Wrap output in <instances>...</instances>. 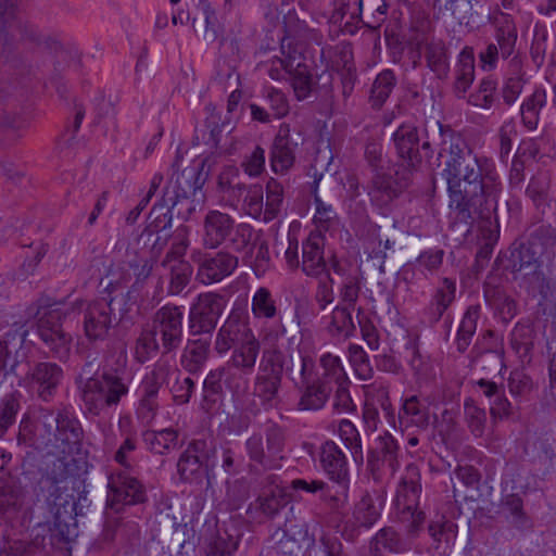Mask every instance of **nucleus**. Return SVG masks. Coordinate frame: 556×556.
<instances>
[{
    "instance_id": "17",
    "label": "nucleus",
    "mask_w": 556,
    "mask_h": 556,
    "mask_svg": "<svg viewBox=\"0 0 556 556\" xmlns=\"http://www.w3.org/2000/svg\"><path fill=\"white\" fill-rule=\"evenodd\" d=\"M551 178L546 173L532 176L526 195L535 207L539 226L556 229V200L549 199Z\"/></svg>"
},
{
    "instance_id": "10",
    "label": "nucleus",
    "mask_w": 556,
    "mask_h": 556,
    "mask_svg": "<svg viewBox=\"0 0 556 556\" xmlns=\"http://www.w3.org/2000/svg\"><path fill=\"white\" fill-rule=\"evenodd\" d=\"M39 420L46 432L53 435L55 446L64 454L78 452L84 439V430L77 417L67 408L58 412L42 408Z\"/></svg>"
},
{
    "instance_id": "60",
    "label": "nucleus",
    "mask_w": 556,
    "mask_h": 556,
    "mask_svg": "<svg viewBox=\"0 0 556 556\" xmlns=\"http://www.w3.org/2000/svg\"><path fill=\"white\" fill-rule=\"evenodd\" d=\"M420 492L421 484L418 468L414 465H409L406 467L405 475L401 480L397 495L406 497L407 508H410L412 505L416 503Z\"/></svg>"
},
{
    "instance_id": "20",
    "label": "nucleus",
    "mask_w": 556,
    "mask_h": 556,
    "mask_svg": "<svg viewBox=\"0 0 556 556\" xmlns=\"http://www.w3.org/2000/svg\"><path fill=\"white\" fill-rule=\"evenodd\" d=\"M27 330L14 329L7 331L0 338V389H14V387H22L23 380L18 376L16 369L18 361H14L8 366V361L12 355V351L20 350L26 339Z\"/></svg>"
},
{
    "instance_id": "32",
    "label": "nucleus",
    "mask_w": 556,
    "mask_h": 556,
    "mask_svg": "<svg viewBox=\"0 0 556 556\" xmlns=\"http://www.w3.org/2000/svg\"><path fill=\"white\" fill-rule=\"evenodd\" d=\"M278 62L289 73L296 99L299 101L307 99L313 89V77L303 58L300 54H288L286 60Z\"/></svg>"
},
{
    "instance_id": "6",
    "label": "nucleus",
    "mask_w": 556,
    "mask_h": 556,
    "mask_svg": "<svg viewBox=\"0 0 556 556\" xmlns=\"http://www.w3.org/2000/svg\"><path fill=\"white\" fill-rule=\"evenodd\" d=\"M48 295H41L27 307V316L36 319L37 333L51 354L63 361L71 352L72 336L62 328V319L66 312Z\"/></svg>"
},
{
    "instance_id": "37",
    "label": "nucleus",
    "mask_w": 556,
    "mask_h": 556,
    "mask_svg": "<svg viewBox=\"0 0 556 556\" xmlns=\"http://www.w3.org/2000/svg\"><path fill=\"white\" fill-rule=\"evenodd\" d=\"M429 419L428 406L421 403L416 395L406 399L399 412V422L403 430L410 427L425 430L429 426Z\"/></svg>"
},
{
    "instance_id": "7",
    "label": "nucleus",
    "mask_w": 556,
    "mask_h": 556,
    "mask_svg": "<svg viewBox=\"0 0 556 556\" xmlns=\"http://www.w3.org/2000/svg\"><path fill=\"white\" fill-rule=\"evenodd\" d=\"M253 228L249 224L236 225L235 218L218 210H210L203 219L202 244L214 250L228 240L232 249L239 252L251 244Z\"/></svg>"
},
{
    "instance_id": "29",
    "label": "nucleus",
    "mask_w": 556,
    "mask_h": 556,
    "mask_svg": "<svg viewBox=\"0 0 556 556\" xmlns=\"http://www.w3.org/2000/svg\"><path fill=\"white\" fill-rule=\"evenodd\" d=\"M319 464L330 480L339 486L348 485V458L339 445L333 441H326L319 448Z\"/></svg>"
},
{
    "instance_id": "1",
    "label": "nucleus",
    "mask_w": 556,
    "mask_h": 556,
    "mask_svg": "<svg viewBox=\"0 0 556 556\" xmlns=\"http://www.w3.org/2000/svg\"><path fill=\"white\" fill-rule=\"evenodd\" d=\"M503 185L491 159H467V163L447 181L450 207L460 222L470 224L476 217L489 218L496 213Z\"/></svg>"
},
{
    "instance_id": "4",
    "label": "nucleus",
    "mask_w": 556,
    "mask_h": 556,
    "mask_svg": "<svg viewBox=\"0 0 556 556\" xmlns=\"http://www.w3.org/2000/svg\"><path fill=\"white\" fill-rule=\"evenodd\" d=\"M99 368V375L89 378L81 386L85 413L92 417L102 416L109 409L116 408L128 395L132 382L127 355L123 351L106 353Z\"/></svg>"
},
{
    "instance_id": "38",
    "label": "nucleus",
    "mask_w": 556,
    "mask_h": 556,
    "mask_svg": "<svg viewBox=\"0 0 556 556\" xmlns=\"http://www.w3.org/2000/svg\"><path fill=\"white\" fill-rule=\"evenodd\" d=\"M251 312L255 319L277 320V324L282 323L281 311L278 307L277 300L266 287H260L254 292L251 301Z\"/></svg>"
},
{
    "instance_id": "11",
    "label": "nucleus",
    "mask_w": 556,
    "mask_h": 556,
    "mask_svg": "<svg viewBox=\"0 0 556 556\" xmlns=\"http://www.w3.org/2000/svg\"><path fill=\"white\" fill-rule=\"evenodd\" d=\"M216 446L206 440H193L177 462V472L185 482L201 483L215 466Z\"/></svg>"
},
{
    "instance_id": "21",
    "label": "nucleus",
    "mask_w": 556,
    "mask_h": 556,
    "mask_svg": "<svg viewBox=\"0 0 556 556\" xmlns=\"http://www.w3.org/2000/svg\"><path fill=\"white\" fill-rule=\"evenodd\" d=\"M367 466L375 481H380L387 472L393 476L397 470L399 444L389 432L377 439L375 448L368 453Z\"/></svg>"
},
{
    "instance_id": "12",
    "label": "nucleus",
    "mask_w": 556,
    "mask_h": 556,
    "mask_svg": "<svg viewBox=\"0 0 556 556\" xmlns=\"http://www.w3.org/2000/svg\"><path fill=\"white\" fill-rule=\"evenodd\" d=\"M293 380L300 393L296 404L299 410L317 412L327 404L332 388L325 386L316 378V365L312 356L305 355L304 363Z\"/></svg>"
},
{
    "instance_id": "27",
    "label": "nucleus",
    "mask_w": 556,
    "mask_h": 556,
    "mask_svg": "<svg viewBox=\"0 0 556 556\" xmlns=\"http://www.w3.org/2000/svg\"><path fill=\"white\" fill-rule=\"evenodd\" d=\"M456 290L455 279L444 277L440 280L424 313L430 326L437 325L444 317V324L451 330L452 318L445 314L456 299Z\"/></svg>"
},
{
    "instance_id": "23",
    "label": "nucleus",
    "mask_w": 556,
    "mask_h": 556,
    "mask_svg": "<svg viewBox=\"0 0 556 556\" xmlns=\"http://www.w3.org/2000/svg\"><path fill=\"white\" fill-rule=\"evenodd\" d=\"M200 176L195 168H185L180 173H174L164 187L165 193L172 194L173 199L179 206H185L187 214L178 208L177 215L182 219H187L193 210L191 207L190 195H194L201 188Z\"/></svg>"
},
{
    "instance_id": "28",
    "label": "nucleus",
    "mask_w": 556,
    "mask_h": 556,
    "mask_svg": "<svg viewBox=\"0 0 556 556\" xmlns=\"http://www.w3.org/2000/svg\"><path fill=\"white\" fill-rule=\"evenodd\" d=\"M294 491H304L306 493L318 495L331 510H340L348 504V485H341L334 489L320 479H294L291 482Z\"/></svg>"
},
{
    "instance_id": "41",
    "label": "nucleus",
    "mask_w": 556,
    "mask_h": 556,
    "mask_svg": "<svg viewBox=\"0 0 556 556\" xmlns=\"http://www.w3.org/2000/svg\"><path fill=\"white\" fill-rule=\"evenodd\" d=\"M535 331L529 321H519L510 332V346L522 363H530Z\"/></svg>"
},
{
    "instance_id": "42",
    "label": "nucleus",
    "mask_w": 556,
    "mask_h": 556,
    "mask_svg": "<svg viewBox=\"0 0 556 556\" xmlns=\"http://www.w3.org/2000/svg\"><path fill=\"white\" fill-rule=\"evenodd\" d=\"M210 346L208 340H188L181 354V366L190 374L199 372L208 359Z\"/></svg>"
},
{
    "instance_id": "25",
    "label": "nucleus",
    "mask_w": 556,
    "mask_h": 556,
    "mask_svg": "<svg viewBox=\"0 0 556 556\" xmlns=\"http://www.w3.org/2000/svg\"><path fill=\"white\" fill-rule=\"evenodd\" d=\"M387 492L384 488L367 490L355 503L351 521L356 529H371L380 519L386 505Z\"/></svg>"
},
{
    "instance_id": "48",
    "label": "nucleus",
    "mask_w": 556,
    "mask_h": 556,
    "mask_svg": "<svg viewBox=\"0 0 556 556\" xmlns=\"http://www.w3.org/2000/svg\"><path fill=\"white\" fill-rule=\"evenodd\" d=\"M497 81L488 76L480 80L477 89L468 96V103L472 106L489 111L496 103Z\"/></svg>"
},
{
    "instance_id": "40",
    "label": "nucleus",
    "mask_w": 556,
    "mask_h": 556,
    "mask_svg": "<svg viewBox=\"0 0 556 556\" xmlns=\"http://www.w3.org/2000/svg\"><path fill=\"white\" fill-rule=\"evenodd\" d=\"M425 50V58L427 66L437 75L438 78L443 79L447 77L450 64L446 53V47L443 40L435 39L434 37L422 42L421 50Z\"/></svg>"
},
{
    "instance_id": "24",
    "label": "nucleus",
    "mask_w": 556,
    "mask_h": 556,
    "mask_svg": "<svg viewBox=\"0 0 556 556\" xmlns=\"http://www.w3.org/2000/svg\"><path fill=\"white\" fill-rule=\"evenodd\" d=\"M392 140L404 172L412 174L421 164L422 154L419 150V134L416 126L402 124L393 132Z\"/></svg>"
},
{
    "instance_id": "49",
    "label": "nucleus",
    "mask_w": 556,
    "mask_h": 556,
    "mask_svg": "<svg viewBox=\"0 0 556 556\" xmlns=\"http://www.w3.org/2000/svg\"><path fill=\"white\" fill-rule=\"evenodd\" d=\"M170 377V367L165 363H157L153 369L147 374L141 383V396L157 401L161 387L168 382Z\"/></svg>"
},
{
    "instance_id": "33",
    "label": "nucleus",
    "mask_w": 556,
    "mask_h": 556,
    "mask_svg": "<svg viewBox=\"0 0 556 556\" xmlns=\"http://www.w3.org/2000/svg\"><path fill=\"white\" fill-rule=\"evenodd\" d=\"M527 81L528 79L526 77L521 56L514 55L508 61L507 72L501 87V97L507 106H511L516 103L522 93Z\"/></svg>"
},
{
    "instance_id": "31",
    "label": "nucleus",
    "mask_w": 556,
    "mask_h": 556,
    "mask_svg": "<svg viewBox=\"0 0 556 556\" xmlns=\"http://www.w3.org/2000/svg\"><path fill=\"white\" fill-rule=\"evenodd\" d=\"M494 26V39L500 51H502V59L510 60L516 52V45L518 40V30L513 16L508 13L496 12L490 17Z\"/></svg>"
},
{
    "instance_id": "54",
    "label": "nucleus",
    "mask_w": 556,
    "mask_h": 556,
    "mask_svg": "<svg viewBox=\"0 0 556 556\" xmlns=\"http://www.w3.org/2000/svg\"><path fill=\"white\" fill-rule=\"evenodd\" d=\"M166 268L169 270L167 292L170 295H178L189 285L193 274V267L188 261H177Z\"/></svg>"
},
{
    "instance_id": "45",
    "label": "nucleus",
    "mask_w": 556,
    "mask_h": 556,
    "mask_svg": "<svg viewBox=\"0 0 556 556\" xmlns=\"http://www.w3.org/2000/svg\"><path fill=\"white\" fill-rule=\"evenodd\" d=\"M143 442L153 454L165 455L178 446V431L173 428L150 430L143 433Z\"/></svg>"
},
{
    "instance_id": "9",
    "label": "nucleus",
    "mask_w": 556,
    "mask_h": 556,
    "mask_svg": "<svg viewBox=\"0 0 556 556\" xmlns=\"http://www.w3.org/2000/svg\"><path fill=\"white\" fill-rule=\"evenodd\" d=\"M264 434L266 443L262 433L254 432L250 435L244 443L245 453L252 464L264 470L279 468L287 440L286 430L278 424L268 421Z\"/></svg>"
},
{
    "instance_id": "51",
    "label": "nucleus",
    "mask_w": 556,
    "mask_h": 556,
    "mask_svg": "<svg viewBox=\"0 0 556 556\" xmlns=\"http://www.w3.org/2000/svg\"><path fill=\"white\" fill-rule=\"evenodd\" d=\"M10 391L0 401V439L7 433L8 429L14 425L16 415L21 408V392L14 389H7Z\"/></svg>"
},
{
    "instance_id": "52",
    "label": "nucleus",
    "mask_w": 556,
    "mask_h": 556,
    "mask_svg": "<svg viewBox=\"0 0 556 556\" xmlns=\"http://www.w3.org/2000/svg\"><path fill=\"white\" fill-rule=\"evenodd\" d=\"M358 5L365 27L376 30L386 22L388 4L384 0H358Z\"/></svg>"
},
{
    "instance_id": "46",
    "label": "nucleus",
    "mask_w": 556,
    "mask_h": 556,
    "mask_svg": "<svg viewBox=\"0 0 556 556\" xmlns=\"http://www.w3.org/2000/svg\"><path fill=\"white\" fill-rule=\"evenodd\" d=\"M122 434L125 435L124 441L114 454V460L126 469L132 468V453L137 448L136 432L131 427V419L123 416L118 420Z\"/></svg>"
},
{
    "instance_id": "50",
    "label": "nucleus",
    "mask_w": 556,
    "mask_h": 556,
    "mask_svg": "<svg viewBox=\"0 0 556 556\" xmlns=\"http://www.w3.org/2000/svg\"><path fill=\"white\" fill-rule=\"evenodd\" d=\"M396 85V77L391 70H384L377 75L372 83L369 102L372 108L380 109Z\"/></svg>"
},
{
    "instance_id": "35",
    "label": "nucleus",
    "mask_w": 556,
    "mask_h": 556,
    "mask_svg": "<svg viewBox=\"0 0 556 556\" xmlns=\"http://www.w3.org/2000/svg\"><path fill=\"white\" fill-rule=\"evenodd\" d=\"M286 496L280 490H273L268 494L260 495L247 509L248 517L257 523L274 519L286 506Z\"/></svg>"
},
{
    "instance_id": "30",
    "label": "nucleus",
    "mask_w": 556,
    "mask_h": 556,
    "mask_svg": "<svg viewBox=\"0 0 556 556\" xmlns=\"http://www.w3.org/2000/svg\"><path fill=\"white\" fill-rule=\"evenodd\" d=\"M325 238L320 233L312 232L302 243L301 269L312 278H318L328 273L324 256Z\"/></svg>"
},
{
    "instance_id": "26",
    "label": "nucleus",
    "mask_w": 556,
    "mask_h": 556,
    "mask_svg": "<svg viewBox=\"0 0 556 556\" xmlns=\"http://www.w3.org/2000/svg\"><path fill=\"white\" fill-rule=\"evenodd\" d=\"M83 314L84 331L91 341L103 340L117 320L112 315V308L110 303H108V299L104 298L87 303Z\"/></svg>"
},
{
    "instance_id": "64",
    "label": "nucleus",
    "mask_w": 556,
    "mask_h": 556,
    "mask_svg": "<svg viewBox=\"0 0 556 556\" xmlns=\"http://www.w3.org/2000/svg\"><path fill=\"white\" fill-rule=\"evenodd\" d=\"M349 361L355 371V375L361 380H369L374 377V369L370 365L367 353L361 345L351 344L348 349Z\"/></svg>"
},
{
    "instance_id": "19",
    "label": "nucleus",
    "mask_w": 556,
    "mask_h": 556,
    "mask_svg": "<svg viewBox=\"0 0 556 556\" xmlns=\"http://www.w3.org/2000/svg\"><path fill=\"white\" fill-rule=\"evenodd\" d=\"M410 175L404 172L402 177L393 179L384 172L372 174L367 185V194L374 206L386 214L390 211L392 202L407 188Z\"/></svg>"
},
{
    "instance_id": "62",
    "label": "nucleus",
    "mask_w": 556,
    "mask_h": 556,
    "mask_svg": "<svg viewBox=\"0 0 556 556\" xmlns=\"http://www.w3.org/2000/svg\"><path fill=\"white\" fill-rule=\"evenodd\" d=\"M50 530L52 536L62 542H70L77 534L76 519L71 513L58 509Z\"/></svg>"
},
{
    "instance_id": "63",
    "label": "nucleus",
    "mask_w": 556,
    "mask_h": 556,
    "mask_svg": "<svg viewBox=\"0 0 556 556\" xmlns=\"http://www.w3.org/2000/svg\"><path fill=\"white\" fill-rule=\"evenodd\" d=\"M464 415L470 432L475 437L481 438L486 425L485 410L478 407L473 400L467 399L464 403Z\"/></svg>"
},
{
    "instance_id": "14",
    "label": "nucleus",
    "mask_w": 556,
    "mask_h": 556,
    "mask_svg": "<svg viewBox=\"0 0 556 556\" xmlns=\"http://www.w3.org/2000/svg\"><path fill=\"white\" fill-rule=\"evenodd\" d=\"M226 306L224 296L214 292L201 293L191 304L188 327L192 336L211 333Z\"/></svg>"
},
{
    "instance_id": "18",
    "label": "nucleus",
    "mask_w": 556,
    "mask_h": 556,
    "mask_svg": "<svg viewBox=\"0 0 556 556\" xmlns=\"http://www.w3.org/2000/svg\"><path fill=\"white\" fill-rule=\"evenodd\" d=\"M302 141L299 129H291L287 123L279 126L269 157L271 169L276 174H286L294 165L295 153Z\"/></svg>"
},
{
    "instance_id": "55",
    "label": "nucleus",
    "mask_w": 556,
    "mask_h": 556,
    "mask_svg": "<svg viewBox=\"0 0 556 556\" xmlns=\"http://www.w3.org/2000/svg\"><path fill=\"white\" fill-rule=\"evenodd\" d=\"M321 55H329L331 68L340 74L356 71L353 62V50L349 43H339L333 48L323 49Z\"/></svg>"
},
{
    "instance_id": "22",
    "label": "nucleus",
    "mask_w": 556,
    "mask_h": 556,
    "mask_svg": "<svg viewBox=\"0 0 556 556\" xmlns=\"http://www.w3.org/2000/svg\"><path fill=\"white\" fill-rule=\"evenodd\" d=\"M238 265V256L229 251L204 254L198 261L197 279L203 285L220 282L231 276Z\"/></svg>"
},
{
    "instance_id": "3",
    "label": "nucleus",
    "mask_w": 556,
    "mask_h": 556,
    "mask_svg": "<svg viewBox=\"0 0 556 556\" xmlns=\"http://www.w3.org/2000/svg\"><path fill=\"white\" fill-rule=\"evenodd\" d=\"M261 352V341L256 336L231 349L229 359L206 375L202 387L201 408L207 414L216 413L224 400V388L232 397L243 395L249 389V376L255 370Z\"/></svg>"
},
{
    "instance_id": "57",
    "label": "nucleus",
    "mask_w": 556,
    "mask_h": 556,
    "mask_svg": "<svg viewBox=\"0 0 556 556\" xmlns=\"http://www.w3.org/2000/svg\"><path fill=\"white\" fill-rule=\"evenodd\" d=\"M168 239V233H159L151 229H144L139 236L138 243H142L144 257L156 262L167 247Z\"/></svg>"
},
{
    "instance_id": "39",
    "label": "nucleus",
    "mask_w": 556,
    "mask_h": 556,
    "mask_svg": "<svg viewBox=\"0 0 556 556\" xmlns=\"http://www.w3.org/2000/svg\"><path fill=\"white\" fill-rule=\"evenodd\" d=\"M356 309L338 303L329 316L326 327L328 333L339 339H348L354 336L356 326L352 313Z\"/></svg>"
},
{
    "instance_id": "43",
    "label": "nucleus",
    "mask_w": 556,
    "mask_h": 556,
    "mask_svg": "<svg viewBox=\"0 0 556 556\" xmlns=\"http://www.w3.org/2000/svg\"><path fill=\"white\" fill-rule=\"evenodd\" d=\"M319 367L321 371L316 369V378L325 386L332 388L333 384L342 386V383L349 382V377L339 356L331 353L323 354L319 358Z\"/></svg>"
},
{
    "instance_id": "34",
    "label": "nucleus",
    "mask_w": 556,
    "mask_h": 556,
    "mask_svg": "<svg viewBox=\"0 0 556 556\" xmlns=\"http://www.w3.org/2000/svg\"><path fill=\"white\" fill-rule=\"evenodd\" d=\"M475 50L465 46L457 55L454 66L453 90L458 99L465 98L476 77Z\"/></svg>"
},
{
    "instance_id": "15",
    "label": "nucleus",
    "mask_w": 556,
    "mask_h": 556,
    "mask_svg": "<svg viewBox=\"0 0 556 556\" xmlns=\"http://www.w3.org/2000/svg\"><path fill=\"white\" fill-rule=\"evenodd\" d=\"M253 336L255 333L250 326L247 313L240 308H232L216 332L214 351L217 355L224 356Z\"/></svg>"
},
{
    "instance_id": "56",
    "label": "nucleus",
    "mask_w": 556,
    "mask_h": 556,
    "mask_svg": "<svg viewBox=\"0 0 556 556\" xmlns=\"http://www.w3.org/2000/svg\"><path fill=\"white\" fill-rule=\"evenodd\" d=\"M339 435L343 441L345 447L350 450L354 462L358 465L364 462L362 440L356 427L348 419H342L339 422Z\"/></svg>"
},
{
    "instance_id": "5",
    "label": "nucleus",
    "mask_w": 556,
    "mask_h": 556,
    "mask_svg": "<svg viewBox=\"0 0 556 556\" xmlns=\"http://www.w3.org/2000/svg\"><path fill=\"white\" fill-rule=\"evenodd\" d=\"M184 313L176 305H164L142 326L136 340L135 357L140 364L154 358L159 353L175 352L182 342Z\"/></svg>"
},
{
    "instance_id": "16",
    "label": "nucleus",
    "mask_w": 556,
    "mask_h": 556,
    "mask_svg": "<svg viewBox=\"0 0 556 556\" xmlns=\"http://www.w3.org/2000/svg\"><path fill=\"white\" fill-rule=\"evenodd\" d=\"M21 378L23 386L33 390L40 400L49 402L55 395L64 378V372L56 363L45 361L34 363L29 366L26 375Z\"/></svg>"
},
{
    "instance_id": "58",
    "label": "nucleus",
    "mask_w": 556,
    "mask_h": 556,
    "mask_svg": "<svg viewBox=\"0 0 556 556\" xmlns=\"http://www.w3.org/2000/svg\"><path fill=\"white\" fill-rule=\"evenodd\" d=\"M472 156L471 150L468 149L460 139L451 143L450 157L446 161L445 168L443 170V176L445 177L446 182L450 178L455 176V174H459V169L467 163V159H471Z\"/></svg>"
},
{
    "instance_id": "44",
    "label": "nucleus",
    "mask_w": 556,
    "mask_h": 556,
    "mask_svg": "<svg viewBox=\"0 0 556 556\" xmlns=\"http://www.w3.org/2000/svg\"><path fill=\"white\" fill-rule=\"evenodd\" d=\"M481 306L470 305L465 311L457 329L455 345L459 353H465L471 344L480 318Z\"/></svg>"
},
{
    "instance_id": "53",
    "label": "nucleus",
    "mask_w": 556,
    "mask_h": 556,
    "mask_svg": "<svg viewBox=\"0 0 556 556\" xmlns=\"http://www.w3.org/2000/svg\"><path fill=\"white\" fill-rule=\"evenodd\" d=\"M239 539L225 529H218L210 541L203 556H233L238 549Z\"/></svg>"
},
{
    "instance_id": "59",
    "label": "nucleus",
    "mask_w": 556,
    "mask_h": 556,
    "mask_svg": "<svg viewBox=\"0 0 556 556\" xmlns=\"http://www.w3.org/2000/svg\"><path fill=\"white\" fill-rule=\"evenodd\" d=\"M535 463L543 475L551 473L556 468V441L540 439L534 444Z\"/></svg>"
},
{
    "instance_id": "61",
    "label": "nucleus",
    "mask_w": 556,
    "mask_h": 556,
    "mask_svg": "<svg viewBox=\"0 0 556 556\" xmlns=\"http://www.w3.org/2000/svg\"><path fill=\"white\" fill-rule=\"evenodd\" d=\"M170 379H174V383L169 388L174 402L178 405L189 403L195 388L194 381L190 377L184 376L178 369L172 368Z\"/></svg>"
},
{
    "instance_id": "47",
    "label": "nucleus",
    "mask_w": 556,
    "mask_h": 556,
    "mask_svg": "<svg viewBox=\"0 0 556 556\" xmlns=\"http://www.w3.org/2000/svg\"><path fill=\"white\" fill-rule=\"evenodd\" d=\"M502 508L509 523L517 530H530L533 526L531 518L523 509L522 500L518 494H507L502 500Z\"/></svg>"
},
{
    "instance_id": "8",
    "label": "nucleus",
    "mask_w": 556,
    "mask_h": 556,
    "mask_svg": "<svg viewBox=\"0 0 556 556\" xmlns=\"http://www.w3.org/2000/svg\"><path fill=\"white\" fill-rule=\"evenodd\" d=\"M286 331L283 323L262 329V340L268 346L263 351L257 375L282 381L286 374L291 381L295 380L294 377L304 363L305 355L286 354L276 345Z\"/></svg>"
},
{
    "instance_id": "13",
    "label": "nucleus",
    "mask_w": 556,
    "mask_h": 556,
    "mask_svg": "<svg viewBox=\"0 0 556 556\" xmlns=\"http://www.w3.org/2000/svg\"><path fill=\"white\" fill-rule=\"evenodd\" d=\"M148 500L146 486L129 472L119 470L109 477L106 507L121 513L125 506L142 504Z\"/></svg>"
},
{
    "instance_id": "2",
    "label": "nucleus",
    "mask_w": 556,
    "mask_h": 556,
    "mask_svg": "<svg viewBox=\"0 0 556 556\" xmlns=\"http://www.w3.org/2000/svg\"><path fill=\"white\" fill-rule=\"evenodd\" d=\"M555 243L556 229L538 226L527 241L513 244L508 260L514 280L549 308H556V278L548 264Z\"/></svg>"
},
{
    "instance_id": "36",
    "label": "nucleus",
    "mask_w": 556,
    "mask_h": 556,
    "mask_svg": "<svg viewBox=\"0 0 556 556\" xmlns=\"http://www.w3.org/2000/svg\"><path fill=\"white\" fill-rule=\"evenodd\" d=\"M547 104V93L544 88L536 87L531 94L523 98L520 104V121L522 126L529 130H536L541 121L542 110Z\"/></svg>"
}]
</instances>
